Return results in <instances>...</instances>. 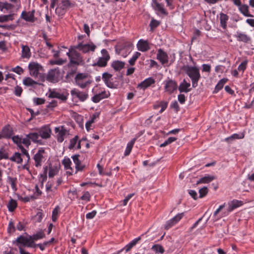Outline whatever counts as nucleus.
<instances>
[{"mask_svg": "<svg viewBox=\"0 0 254 254\" xmlns=\"http://www.w3.org/2000/svg\"><path fill=\"white\" fill-rule=\"evenodd\" d=\"M31 137V133L26 135V136L24 138H21L19 135H15L12 137V141L14 143L16 144L19 149L21 150L22 152L27 157L28 160L30 159V156L23 145L26 147H28V146L30 145V139Z\"/></svg>", "mask_w": 254, "mask_h": 254, "instance_id": "1", "label": "nucleus"}, {"mask_svg": "<svg viewBox=\"0 0 254 254\" xmlns=\"http://www.w3.org/2000/svg\"><path fill=\"white\" fill-rule=\"evenodd\" d=\"M37 132H33V142L43 144L42 139H48L51 137V129L49 126H44L36 129Z\"/></svg>", "mask_w": 254, "mask_h": 254, "instance_id": "2", "label": "nucleus"}, {"mask_svg": "<svg viewBox=\"0 0 254 254\" xmlns=\"http://www.w3.org/2000/svg\"><path fill=\"white\" fill-rule=\"evenodd\" d=\"M243 203L241 200H238L237 199H233L230 202H228V207L227 208V214L224 213L218 215L220 211L225 207V203L219 206V208H217L214 212L213 214V217H215L216 220L219 219L220 218L227 215L230 212H232L233 210L235 209L236 208L242 206Z\"/></svg>", "mask_w": 254, "mask_h": 254, "instance_id": "3", "label": "nucleus"}, {"mask_svg": "<svg viewBox=\"0 0 254 254\" xmlns=\"http://www.w3.org/2000/svg\"><path fill=\"white\" fill-rule=\"evenodd\" d=\"M184 70L191 79L192 87L195 88L198 85V81L201 78L199 68L195 66L187 65L185 66Z\"/></svg>", "mask_w": 254, "mask_h": 254, "instance_id": "4", "label": "nucleus"}, {"mask_svg": "<svg viewBox=\"0 0 254 254\" xmlns=\"http://www.w3.org/2000/svg\"><path fill=\"white\" fill-rule=\"evenodd\" d=\"M13 244L19 247L21 254H30L24 251L22 247H31L32 246V236L29 235L20 236L13 242Z\"/></svg>", "mask_w": 254, "mask_h": 254, "instance_id": "5", "label": "nucleus"}, {"mask_svg": "<svg viewBox=\"0 0 254 254\" xmlns=\"http://www.w3.org/2000/svg\"><path fill=\"white\" fill-rule=\"evenodd\" d=\"M133 48L132 43L129 41H125L119 43L116 48V53L126 58L132 51Z\"/></svg>", "mask_w": 254, "mask_h": 254, "instance_id": "6", "label": "nucleus"}, {"mask_svg": "<svg viewBox=\"0 0 254 254\" xmlns=\"http://www.w3.org/2000/svg\"><path fill=\"white\" fill-rule=\"evenodd\" d=\"M77 49L75 48V46H71L66 53L67 56L68 57L70 63L75 65L82 64L84 63V60L81 55L76 51Z\"/></svg>", "mask_w": 254, "mask_h": 254, "instance_id": "7", "label": "nucleus"}, {"mask_svg": "<svg viewBox=\"0 0 254 254\" xmlns=\"http://www.w3.org/2000/svg\"><path fill=\"white\" fill-rule=\"evenodd\" d=\"M33 78L36 81L33 80V84L37 82H42L45 80V75L43 66L36 62H33Z\"/></svg>", "mask_w": 254, "mask_h": 254, "instance_id": "8", "label": "nucleus"}, {"mask_svg": "<svg viewBox=\"0 0 254 254\" xmlns=\"http://www.w3.org/2000/svg\"><path fill=\"white\" fill-rule=\"evenodd\" d=\"M102 57H99L97 61L92 64V66L105 67L107 65L108 62L110 60V56L106 49H102L101 51Z\"/></svg>", "mask_w": 254, "mask_h": 254, "instance_id": "9", "label": "nucleus"}, {"mask_svg": "<svg viewBox=\"0 0 254 254\" xmlns=\"http://www.w3.org/2000/svg\"><path fill=\"white\" fill-rule=\"evenodd\" d=\"M46 79L52 83L58 82L61 78V74L59 68L51 69L45 76Z\"/></svg>", "mask_w": 254, "mask_h": 254, "instance_id": "10", "label": "nucleus"}, {"mask_svg": "<svg viewBox=\"0 0 254 254\" xmlns=\"http://www.w3.org/2000/svg\"><path fill=\"white\" fill-rule=\"evenodd\" d=\"M49 171V177L50 178H53L54 176L56 175L59 171V167L58 165H52L51 163L49 164V166H45L44 167V174L41 175L42 177H43L44 180L47 179V174L48 170Z\"/></svg>", "mask_w": 254, "mask_h": 254, "instance_id": "11", "label": "nucleus"}, {"mask_svg": "<svg viewBox=\"0 0 254 254\" xmlns=\"http://www.w3.org/2000/svg\"><path fill=\"white\" fill-rule=\"evenodd\" d=\"M165 92L169 94L173 93L178 88L177 82L172 79L168 78L163 82Z\"/></svg>", "mask_w": 254, "mask_h": 254, "instance_id": "12", "label": "nucleus"}, {"mask_svg": "<svg viewBox=\"0 0 254 254\" xmlns=\"http://www.w3.org/2000/svg\"><path fill=\"white\" fill-rule=\"evenodd\" d=\"M75 48L83 53H87L90 51L94 52L96 49V46L93 43L90 44H83L79 43L78 45L75 46Z\"/></svg>", "mask_w": 254, "mask_h": 254, "instance_id": "13", "label": "nucleus"}, {"mask_svg": "<svg viewBox=\"0 0 254 254\" xmlns=\"http://www.w3.org/2000/svg\"><path fill=\"white\" fill-rule=\"evenodd\" d=\"M45 153V149L44 148H40L38 152L35 154L34 156V160L35 161V165L36 167H41L42 163L44 158V154Z\"/></svg>", "mask_w": 254, "mask_h": 254, "instance_id": "14", "label": "nucleus"}, {"mask_svg": "<svg viewBox=\"0 0 254 254\" xmlns=\"http://www.w3.org/2000/svg\"><path fill=\"white\" fill-rule=\"evenodd\" d=\"M55 131L57 133L56 137L57 141L60 143L62 142L64 140L65 136L67 133V130L64 126H61V127H56Z\"/></svg>", "mask_w": 254, "mask_h": 254, "instance_id": "15", "label": "nucleus"}, {"mask_svg": "<svg viewBox=\"0 0 254 254\" xmlns=\"http://www.w3.org/2000/svg\"><path fill=\"white\" fill-rule=\"evenodd\" d=\"M184 216V213H179L174 216L171 219L166 222L165 228L167 230L170 229L172 226L176 224Z\"/></svg>", "mask_w": 254, "mask_h": 254, "instance_id": "16", "label": "nucleus"}, {"mask_svg": "<svg viewBox=\"0 0 254 254\" xmlns=\"http://www.w3.org/2000/svg\"><path fill=\"white\" fill-rule=\"evenodd\" d=\"M152 6L155 11H156L157 15L160 14L167 15L168 12L164 7V4L159 3L156 0H153Z\"/></svg>", "mask_w": 254, "mask_h": 254, "instance_id": "17", "label": "nucleus"}, {"mask_svg": "<svg viewBox=\"0 0 254 254\" xmlns=\"http://www.w3.org/2000/svg\"><path fill=\"white\" fill-rule=\"evenodd\" d=\"M137 50L142 52H145L150 49V46L148 41L140 39L136 45Z\"/></svg>", "mask_w": 254, "mask_h": 254, "instance_id": "18", "label": "nucleus"}, {"mask_svg": "<svg viewBox=\"0 0 254 254\" xmlns=\"http://www.w3.org/2000/svg\"><path fill=\"white\" fill-rule=\"evenodd\" d=\"M110 95L109 91L104 90L99 94L95 95L92 98V101L94 103H98L101 100L108 98Z\"/></svg>", "mask_w": 254, "mask_h": 254, "instance_id": "19", "label": "nucleus"}, {"mask_svg": "<svg viewBox=\"0 0 254 254\" xmlns=\"http://www.w3.org/2000/svg\"><path fill=\"white\" fill-rule=\"evenodd\" d=\"M155 79L152 77H148L139 83L137 87L140 89L145 90L150 86L152 84L155 83Z\"/></svg>", "mask_w": 254, "mask_h": 254, "instance_id": "20", "label": "nucleus"}, {"mask_svg": "<svg viewBox=\"0 0 254 254\" xmlns=\"http://www.w3.org/2000/svg\"><path fill=\"white\" fill-rule=\"evenodd\" d=\"M234 37L237 39V40L239 42H243L244 43H249L250 42L251 37L245 34V33L237 31L234 35Z\"/></svg>", "mask_w": 254, "mask_h": 254, "instance_id": "21", "label": "nucleus"}, {"mask_svg": "<svg viewBox=\"0 0 254 254\" xmlns=\"http://www.w3.org/2000/svg\"><path fill=\"white\" fill-rule=\"evenodd\" d=\"M157 58L163 64H166L168 62V56L167 54L161 49L158 51Z\"/></svg>", "mask_w": 254, "mask_h": 254, "instance_id": "22", "label": "nucleus"}, {"mask_svg": "<svg viewBox=\"0 0 254 254\" xmlns=\"http://www.w3.org/2000/svg\"><path fill=\"white\" fill-rule=\"evenodd\" d=\"M112 76V74L106 72L102 74V78L106 85L110 88H114V84L113 82L110 80Z\"/></svg>", "mask_w": 254, "mask_h": 254, "instance_id": "23", "label": "nucleus"}, {"mask_svg": "<svg viewBox=\"0 0 254 254\" xmlns=\"http://www.w3.org/2000/svg\"><path fill=\"white\" fill-rule=\"evenodd\" d=\"M178 89L181 93H188L191 90V88H190V83L188 82L186 79H184L180 84L178 87Z\"/></svg>", "mask_w": 254, "mask_h": 254, "instance_id": "24", "label": "nucleus"}, {"mask_svg": "<svg viewBox=\"0 0 254 254\" xmlns=\"http://www.w3.org/2000/svg\"><path fill=\"white\" fill-rule=\"evenodd\" d=\"M71 94L73 96L77 97L81 101H84L88 97V94L85 92L79 91L74 89L71 91Z\"/></svg>", "mask_w": 254, "mask_h": 254, "instance_id": "25", "label": "nucleus"}, {"mask_svg": "<svg viewBox=\"0 0 254 254\" xmlns=\"http://www.w3.org/2000/svg\"><path fill=\"white\" fill-rule=\"evenodd\" d=\"M125 65V63L124 62L119 61H113L112 63L111 66L116 70L120 71L123 69Z\"/></svg>", "mask_w": 254, "mask_h": 254, "instance_id": "26", "label": "nucleus"}, {"mask_svg": "<svg viewBox=\"0 0 254 254\" xmlns=\"http://www.w3.org/2000/svg\"><path fill=\"white\" fill-rule=\"evenodd\" d=\"M229 17L226 14L223 13H221L220 14V25L221 26L223 29H226L227 27V22L228 20Z\"/></svg>", "mask_w": 254, "mask_h": 254, "instance_id": "27", "label": "nucleus"}, {"mask_svg": "<svg viewBox=\"0 0 254 254\" xmlns=\"http://www.w3.org/2000/svg\"><path fill=\"white\" fill-rule=\"evenodd\" d=\"M136 141V138H133L130 141L127 143L126 150L124 152V155L127 156L130 153L133 145Z\"/></svg>", "mask_w": 254, "mask_h": 254, "instance_id": "28", "label": "nucleus"}, {"mask_svg": "<svg viewBox=\"0 0 254 254\" xmlns=\"http://www.w3.org/2000/svg\"><path fill=\"white\" fill-rule=\"evenodd\" d=\"M22 57L29 59L31 56L30 49L27 46H22Z\"/></svg>", "mask_w": 254, "mask_h": 254, "instance_id": "29", "label": "nucleus"}, {"mask_svg": "<svg viewBox=\"0 0 254 254\" xmlns=\"http://www.w3.org/2000/svg\"><path fill=\"white\" fill-rule=\"evenodd\" d=\"M227 81L228 79L225 78L220 80L218 83L216 84L213 92L215 93L218 92L221 89L223 88L224 85L227 82Z\"/></svg>", "mask_w": 254, "mask_h": 254, "instance_id": "30", "label": "nucleus"}, {"mask_svg": "<svg viewBox=\"0 0 254 254\" xmlns=\"http://www.w3.org/2000/svg\"><path fill=\"white\" fill-rule=\"evenodd\" d=\"M13 6L7 2H0V10L3 12H6L10 10Z\"/></svg>", "mask_w": 254, "mask_h": 254, "instance_id": "31", "label": "nucleus"}, {"mask_svg": "<svg viewBox=\"0 0 254 254\" xmlns=\"http://www.w3.org/2000/svg\"><path fill=\"white\" fill-rule=\"evenodd\" d=\"M215 179V177L213 176L206 175L200 179L197 183H209Z\"/></svg>", "mask_w": 254, "mask_h": 254, "instance_id": "32", "label": "nucleus"}, {"mask_svg": "<svg viewBox=\"0 0 254 254\" xmlns=\"http://www.w3.org/2000/svg\"><path fill=\"white\" fill-rule=\"evenodd\" d=\"M9 211L12 212L17 207V202L15 200L11 199L7 204Z\"/></svg>", "mask_w": 254, "mask_h": 254, "instance_id": "33", "label": "nucleus"}, {"mask_svg": "<svg viewBox=\"0 0 254 254\" xmlns=\"http://www.w3.org/2000/svg\"><path fill=\"white\" fill-rule=\"evenodd\" d=\"M45 237V234L43 230H40L33 235V242L41 239Z\"/></svg>", "mask_w": 254, "mask_h": 254, "instance_id": "34", "label": "nucleus"}, {"mask_svg": "<svg viewBox=\"0 0 254 254\" xmlns=\"http://www.w3.org/2000/svg\"><path fill=\"white\" fill-rule=\"evenodd\" d=\"M10 160L17 163H20L22 162V158L20 153L16 152L10 157Z\"/></svg>", "mask_w": 254, "mask_h": 254, "instance_id": "35", "label": "nucleus"}, {"mask_svg": "<svg viewBox=\"0 0 254 254\" xmlns=\"http://www.w3.org/2000/svg\"><path fill=\"white\" fill-rule=\"evenodd\" d=\"M151 249L156 253H160L162 254L165 252L163 247L162 246L158 244L154 245L152 246Z\"/></svg>", "mask_w": 254, "mask_h": 254, "instance_id": "36", "label": "nucleus"}, {"mask_svg": "<svg viewBox=\"0 0 254 254\" xmlns=\"http://www.w3.org/2000/svg\"><path fill=\"white\" fill-rule=\"evenodd\" d=\"M141 54L138 52H136L132 56L131 58L128 61L130 65H134L137 59L140 56Z\"/></svg>", "mask_w": 254, "mask_h": 254, "instance_id": "37", "label": "nucleus"}, {"mask_svg": "<svg viewBox=\"0 0 254 254\" xmlns=\"http://www.w3.org/2000/svg\"><path fill=\"white\" fill-rule=\"evenodd\" d=\"M240 10L246 16H252V15L249 14V7L247 5H240Z\"/></svg>", "mask_w": 254, "mask_h": 254, "instance_id": "38", "label": "nucleus"}, {"mask_svg": "<svg viewBox=\"0 0 254 254\" xmlns=\"http://www.w3.org/2000/svg\"><path fill=\"white\" fill-rule=\"evenodd\" d=\"M67 9H66L62 5L58 6L56 8V13L59 16H63L66 12Z\"/></svg>", "mask_w": 254, "mask_h": 254, "instance_id": "39", "label": "nucleus"}, {"mask_svg": "<svg viewBox=\"0 0 254 254\" xmlns=\"http://www.w3.org/2000/svg\"><path fill=\"white\" fill-rule=\"evenodd\" d=\"M21 17L26 21H32V12H27L25 11L21 13Z\"/></svg>", "mask_w": 254, "mask_h": 254, "instance_id": "40", "label": "nucleus"}, {"mask_svg": "<svg viewBox=\"0 0 254 254\" xmlns=\"http://www.w3.org/2000/svg\"><path fill=\"white\" fill-rule=\"evenodd\" d=\"M62 163L64 165L65 169H71L70 167L71 164V161L69 158L64 157L62 161Z\"/></svg>", "mask_w": 254, "mask_h": 254, "instance_id": "41", "label": "nucleus"}, {"mask_svg": "<svg viewBox=\"0 0 254 254\" xmlns=\"http://www.w3.org/2000/svg\"><path fill=\"white\" fill-rule=\"evenodd\" d=\"M248 63V61L247 60H246L243 61L241 63V64L238 66V70H239V71H242V72H244V71L247 68Z\"/></svg>", "mask_w": 254, "mask_h": 254, "instance_id": "42", "label": "nucleus"}, {"mask_svg": "<svg viewBox=\"0 0 254 254\" xmlns=\"http://www.w3.org/2000/svg\"><path fill=\"white\" fill-rule=\"evenodd\" d=\"M91 195L89 191H84L83 195L81 196L80 199L85 201L86 202H89L90 200Z\"/></svg>", "mask_w": 254, "mask_h": 254, "instance_id": "43", "label": "nucleus"}, {"mask_svg": "<svg viewBox=\"0 0 254 254\" xmlns=\"http://www.w3.org/2000/svg\"><path fill=\"white\" fill-rule=\"evenodd\" d=\"M78 140V136L77 135H76L74 136V138H72L70 140V143L68 146V148L69 149H73L75 145L76 144L77 141Z\"/></svg>", "mask_w": 254, "mask_h": 254, "instance_id": "44", "label": "nucleus"}, {"mask_svg": "<svg viewBox=\"0 0 254 254\" xmlns=\"http://www.w3.org/2000/svg\"><path fill=\"white\" fill-rule=\"evenodd\" d=\"M13 15H4L0 16V22H4L9 20H12Z\"/></svg>", "mask_w": 254, "mask_h": 254, "instance_id": "45", "label": "nucleus"}, {"mask_svg": "<svg viewBox=\"0 0 254 254\" xmlns=\"http://www.w3.org/2000/svg\"><path fill=\"white\" fill-rule=\"evenodd\" d=\"M59 211V207L58 206L56 207L52 212V220L54 222H56L58 218V214Z\"/></svg>", "mask_w": 254, "mask_h": 254, "instance_id": "46", "label": "nucleus"}, {"mask_svg": "<svg viewBox=\"0 0 254 254\" xmlns=\"http://www.w3.org/2000/svg\"><path fill=\"white\" fill-rule=\"evenodd\" d=\"M1 132L4 138L9 137L11 135V131L8 127H4L2 129Z\"/></svg>", "mask_w": 254, "mask_h": 254, "instance_id": "47", "label": "nucleus"}, {"mask_svg": "<svg viewBox=\"0 0 254 254\" xmlns=\"http://www.w3.org/2000/svg\"><path fill=\"white\" fill-rule=\"evenodd\" d=\"M68 93L66 92L61 93L58 92V95L57 98L63 101H65L67 99Z\"/></svg>", "mask_w": 254, "mask_h": 254, "instance_id": "48", "label": "nucleus"}, {"mask_svg": "<svg viewBox=\"0 0 254 254\" xmlns=\"http://www.w3.org/2000/svg\"><path fill=\"white\" fill-rule=\"evenodd\" d=\"M43 217V213L39 211L37 213L36 215L33 217V219L36 222H40L42 221Z\"/></svg>", "mask_w": 254, "mask_h": 254, "instance_id": "49", "label": "nucleus"}, {"mask_svg": "<svg viewBox=\"0 0 254 254\" xmlns=\"http://www.w3.org/2000/svg\"><path fill=\"white\" fill-rule=\"evenodd\" d=\"M208 193V189L207 187H203L199 190V197L202 198L204 197Z\"/></svg>", "mask_w": 254, "mask_h": 254, "instance_id": "50", "label": "nucleus"}, {"mask_svg": "<svg viewBox=\"0 0 254 254\" xmlns=\"http://www.w3.org/2000/svg\"><path fill=\"white\" fill-rule=\"evenodd\" d=\"M87 77V75L84 73H78L75 77V82H78L81 81L82 80H84L85 78H86Z\"/></svg>", "mask_w": 254, "mask_h": 254, "instance_id": "51", "label": "nucleus"}, {"mask_svg": "<svg viewBox=\"0 0 254 254\" xmlns=\"http://www.w3.org/2000/svg\"><path fill=\"white\" fill-rule=\"evenodd\" d=\"M76 83L81 88H84L90 84V82L82 80L81 81L76 82Z\"/></svg>", "mask_w": 254, "mask_h": 254, "instance_id": "52", "label": "nucleus"}, {"mask_svg": "<svg viewBox=\"0 0 254 254\" xmlns=\"http://www.w3.org/2000/svg\"><path fill=\"white\" fill-rule=\"evenodd\" d=\"M58 95V92L55 89H50L49 91V97L52 98H57Z\"/></svg>", "mask_w": 254, "mask_h": 254, "instance_id": "53", "label": "nucleus"}, {"mask_svg": "<svg viewBox=\"0 0 254 254\" xmlns=\"http://www.w3.org/2000/svg\"><path fill=\"white\" fill-rule=\"evenodd\" d=\"M159 25V22L155 19H152L149 24V26L150 27V29L151 30H153L154 28L158 26Z\"/></svg>", "mask_w": 254, "mask_h": 254, "instance_id": "54", "label": "nucleus"}, {"mask_svg": "<svg viewBox=\"0 0 254 254\" xmlns=\"http://www.w3.org/2000/svg\"><path fill=\"white\" fill-rule=\"evenodd\" d=\"M171 107L174 109V110L176 111V112H178L180 109V108L179 107V105L176 101H174L172 102L170 105Z\"/></svg>", "mask_w": 254, "mask_h": 254, "instance_id": "55", "label": "nucleus"}, {"mask_svg": "<svg viewBox=\"0 0 254 254\" xmlns=\"http://www.w3.org/2000/svg\"><path fill=\"white\" fill-rule=\"evenodd\" d=\"M159 106L161 107V109L159 111L160 113H162L168 106V103L167 102L161 101L159 104Z\"/></svg>", "mask_w": 254, "mask_h": 254, "instance_id": "56", "label": "nucleus"}, {"mask_svg": "<svg viewBox=\"0 0 254 254\" xmlns=\"http://www.w3.org/2000/svg\"><path fill=\"white\" fill-rule=\"evenodd\" d=\"M62 5L67 9L71 6V3L69 0H62Z\"/></svg>", "mask_w": 254, "mask_h": 254, "instance_id": "57", "label": "nucleus"}, {"mask_svg": "<svg viewBox=\"0 0 254 254\" xmlns=\"http://www.w3.org/2000/svg\"><path fill=\"white\" fill-rule=\"evenodd\" d=\"M96 214L97 211L96 210H93L86 214V218L87 219H92L96 216Z\"/></svg>", "mask_w": 254, "mask_h": 254, "instance_id": "58", "label": "nucleus"}, {"mask_svg": "<svg viewBox=\"0 0 254 254\" xmlns=\"http://www.w3.org/2000/svg\"><path fill=\"white\" fill-rule=\"evenodd\" d=\"M80 157L79 155H74L71 157L74 163L75 166H78L79 164L81 162L79 159V157Z\"/></svg>", "mask_w": 254, "mask_h": 254, "instance_id": "59", "label": "nucleus"}, {"mask_svg": "<svg viewBox=\"0 0 254 254\" xmlns=\"http://www.w3.org/2000/svg\"><path fill=\"white\" fill-rule=\"evenodd\" d=\"M225 66L222 65H218L215 67V71L216 73H223Z\"/></svg>", "mask_w": 254, "mask_h": 254, "instance_id": "60", "label": "nucleus"}, {"mask_svg": "<svg viewBox=\"0 0 254 254\" xmlns=\"http://www.w3.org/2000/svg\"><path fill=\"white\" fill-rule=\"evenodd\" d=\"M178 99L179 102L181 104H183L185 103L186 98L184 94H180L178 96Z\"/></svg>", "mask_w": 254, "mask_h": 254, "instance_id": "61", "label": "nucleus"}, {"mask_svg": "<svg viewBox=\"0 0 254 254\" xmlns=\"http://www.w3.org/2000/svg\"><path fill=\"white\" fill-rule=\"evenodd\" d=\"M202 71L203 72H210L211 70V66L207 64H203L202 65Z\"/></svg>", "mask_w": 254, "mask_h": 254, "instance_id": "62", "label": "nucleus"}, {"mask_svg": "<svg viewBox=\"0 0 254 254\" xmlns=\"http://www.w3.org/2000/svg\"><path fill=\"white\" fill-rule=\"evenodd\" d=\"M134 195V193H130L128 194L126 198L123 200V204L125 206L127 204L129 200Z\"/></svg>", "mask_w": 254, "mask_h": 254, "instance_id": "63", "label": "nucleus"}, {"mask_svg": "<svg viewBox=\"0 0 254 254\" xmlns=\"http://www.w3.org/2000/svg\"><path fill=\"white\" fill-rule=\"evenodd\" d=\"M23 83L24 85L27 86H29L32 85V79L30 77L25 78L23 81Z\"/></svg>", "mask_w": 254, "mask_h": 254, "instance_id": "64", "label": "nucleus"}]
</instances>
